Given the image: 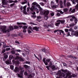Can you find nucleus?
Instances as JSON below:
<instances>
[{
	"mask_svg": "<svg viewBox=\"0 0 78 78\" xmlns=\"http://www.w3.org/2000/svg\"><path fill=\"white\" fill-rule=\"evenodd\" d=\"M69 31H71V32H72V31H73L74 30H73V29L72 28H71L69 29Z\"/></svg>",
	"mask_w": 78,
	"mask_h": 78,
	"instance_id": "obj_41",
	"label": "nucleus"
},
{
	"mask_svg": "<svg viewBox=\"0 0 78 78\" xmlns=\"http://www.w3.org/2000/svg\"><path fill=\"white\" fill-rule=\"evenodd\" d=\"M71 16L72 18L70 19V21H73V19L75 18V17L73 16Z\"/></svg>",
	"mask_w": 78,
	"mask_h": 78,
	"instance_id": "obj_26",
	"label": "nucleus"
},
{
	"mask_svg": "<svg viewBox=\"0 0 78 78\" xmlns=\"http://www.w3.org/2000/svg\"><path fill=\"white\" fill-rule=\"evenodd\" d=\"M57 31H59V30H55V31H54V33H56Z\"/></svg>",
	"mask_w": 78,
	"mask_h": 78,
	"instance_id": "obj_52",
	"label": "nucleus"
},
{
	"mask_svg": "<svg viewBox=\"0 0 78 78\" xmlns=\"http://www.w3.org/2000/svg\"><path fill=\"white\" fill-rule=\"evenodd\" d=\"M71 4L70 3V2H67V6H70L71 5Z\"/></svg>",
	"mask_w": 78,
	"mask_h": 78,
	"instance_id": "obj_38",
	"label": "nucleus"
},
{
	"mask_svg": "<svg viewBox=\"0 0 78 78\" xmlns=\"http://www.w3.org/2000/svg\"><path fill=\"white\" fill-rule=\"evenodd\" d=\"M14 59L16 60L17 59H19L20 61H23V59L21 57L16 56V57H14Z\"/></svg>",
	"mask_w": 78,
	"mask_h": 78,
	"instance_id": "obj_7",
	"label": "nucleus"
},
{
	"mask_svg": "<svg viewBox=\"0 0 78 78\" xmlns=\"http://www.w3.org/2000/svg\"><path fill=\"white\" fill-rule=\"evenodd\" d=\"M24 67L26 69H28L30 67V66H28L26 65H24Z\"/></svg>",
	"mask_w": 78,
	"mask_h": 78,
	"instance_id": "obj_28",
	"label": "nucleus"
},
{
	"mask_svg": "<svg viewBox=\"0 0 78 78\" xmlns=\"http://www.w3.org/2000/svg\"><path fill=\"white\" fill-rule=\"evenodd\" d=\"M60 7L61 8H64V6L62 5V4H60Z\"/></svg>",
	"mask_w": 78,
	"mask_h": 78,
	"instance_id": "obj_61",
	"label": "nucleus"
},
{
	"mask_svg": "<svg viewBox=\"0 0 78 78\" xmlns=\"http://www.w3.org/2000/svg\"><path fill=\"white\" fill-rule=\"evenodd\" d=\"M69 58H73V59H76V57L72 55L69 56Z\"/></svg>",
	"mask_w": 78,
	"mask_h": 78,
	"instance_id": "obj_21",
	"label": "nucleus"
},
{
	"mask_svg": "<svg viewBox=\"0 0 78 78\" xmlns=\"http://www.w3.org/2000/svg\"><path fill=\"white\" fill-rule=\"evenodd\" d=\"M25 64H30V62L29 61H26Z\"/></svg>",
	"mask_w": 78,
	"mask_h": 78,
	"instance_id": "obj_49",
	"label": "nucleus"
},
{
	"mask_svg": "<svg viewBox=\"0 0 78 78\" xmlns=\"http://www.w3.org/2000/svg\"><path fill=\"white\" fill-rule=\"evenodd\" d=\"M28 27H27V26H24L23 27H22L23 29H27V28Z\"/></svg>",
	"mask_w": 78,
	"mask_h": 78,
	"instance_id": "obj_43",
	"label": "nucleus"
},
{
	"mask_svg": "<svg viewBox=\"0 0 78 78\" xmlns=\"http://www.w3.org/2000/svg\"><path fill=\"white\" fill-rule=\"evenodd\" d=\"M24 72V71H21L20 72V74H18L17 75L20 78H22L23 76V73Z\"/></svg>",
	"mask_w": 78,
	"mask_h": 78,
	"instance_id": "obj_8",
	"label": "nucleus"
},
{
	"mask_svg": "<svg viewBox=\"0 0 78 78\" xmlns=\"http://www.w3.org/2000/svg\"><path fill=\"white\" fill-rule=\"evenodd\" d=\"M61 23L60 22L58 23H55V25L56 26V27H58L59 24H60Z\"/></svg>",
	"mask_w": 78,
	"mask_h": 78,
	"instance_id": "obj_30",
	"label": "nucleus"
},
{
	"mask_svg": "<svg viewBox=\"0 0 78 78\" xmlns=\"http://www.w3.org/2000/svg\"><path fill=\"white\" fill-rule=\"evenodd\" d=\"M7 3H13L14 2V1L12 0H9L7 1Z\"/></svg>",
	"mask_w": 78,
	"mask_h": 78,
	"instance_id": "obj_27",
	"label": "nucleus"
},
{
	"mask_svg": "<svg viewBox=\"0 0 78 78\" xmlns=\"http://www.w3.org/2000/svg\"><path fill=\"white\" fill-rule=\"evenodd\" d=\"M30 24H32V25H37V24L34 23L32 22L30 23Z\"/></svg>",
	"mask_w": 78,
	"mask_h": 78,
	"instance_id": "obj_50",
	"label": "nucleus"
},
{
	"mask_svg": "<svg viewBox=\"0 0 78 78\" xmlns=\"http://www.w3.org/2000/svg\"><path fill=\"white\" fill-rule=\"evenodd\" d=\"M1 30L3 33H6V32H9L10 31L13 30V27L11 26L9 27L8 29H6V27L5 26H2L1 27Z\"/></svg>",
	"mask_w": 78,
	"mask_h": 78,
	"instance_id": "obj_3",
	"label": "nucleus"
},
{
	"mask_svg": "<svg viewBox=\"0 0 78 78\" xmlns=\"http://www.w3.org/2000/svg\"><path fill=\"white\" fill-rule=\"evenodd\" d=\"M50 60H51L50 59H47L46 60V62H47V63H48V62H49L50 61Z\"/></svg>",
	"mask_w": 78,
	"mask_h": 78,
	"instance_id": "obj_33",
	"label": "nucleus"
},
{
	"mask_svg": "<svg viewBox=\"0 0 78 78\" xmlns=\"http://www.w3.org/2000/svg\"><path fill=\"white\" fill-rule=\"evenodd\" d=\"M4 58L5 59H7L8 58V56L6 55V53H5L4 54Z\"/></svg>",
	"mask_w": 78,
	"mask_h": 78,
	"instance_id": "obj_24",
	"label": "nucleus"
},
{
	"mask_svg": "<svg viewBox=\"0 0 78 78\" xmlns=\"http://www.w3.org/2000/svg\"><path fill=\"white\" fill-rule=\"evenodd\" d=\"M42 10H40V12L41 14H44L45 16H47L49 14V11L48 10H44L42 11Z\"/></svg>",
	"mask_w": 78,
	"mask_h": 78,
	"instance_id": "obj_4",
	"label": "nucleus"
},
{
	"mask_svg": "<svg viewBox=\"0 0 78 78\" xmlns=\"http://www.w3.org/2000/svg\"><path fill=\"white\" fill-rule=\"evenodd\" d=\"M15 5V4L14 3L12 4H10V6H11V7H12V6H14V5Z\"/></svg>",
	"mask_w": 78,
	"mask_h": 78,
	"instance_id": "obj_48",
	"label": "nucleus"
},
{
	"mask_svg": "<svg viewBox=\"0 0 78 78\" xmlns=\"http://www.w3.org/2000/svg\"><path fill=\"white\" fill-rule=\"evenodd\" d=\"M10 50V48H8L6 49V51H8V50Z\"/></svg>",
	"mask_w": 78,
	"mask_h": 78,
	"instance_id": "obj_64",
	"label": "nucleus"
},
{
	"mask_svg": "<svg viewBox=\"0 0 78 78\" xmlns=\"http://www.w3.org/2000/svg\"><path fill=\"white\" fill-rule=\"evenodd\" d=\"M12 62L14 63H16V64H20V62L19 61H17V62H16L14 60H12Z\"/></svg>",
	"mask_w": 78,
	"mask_h": 78,
	"instance_id": "obj_15",
	"label": "nucleus"
},
{
	"mask_svg": "<svg viewBox=\"0 0 78 78\" xmlns=\"http://www.w3.org/2000/svg\"><path fill=\"white\" fill-rule=\"evenodd\" d=\"M53 4H54V2H53V1H51V6H52L53 5Z\"/></svg>",
	"mask_w": 78,
	"mask_h": 78,
	"instance_id": "obj_55",
	"label": "nucleus"
},
{
	"mask_svg": "<svg viewBox=\"0 0 78 78\" xmlns=\"http://www.w3.org/2000/svg\"><path fill=\"white\" fill-rule=\"evenodd\" d=\"M65 31L66 32H68V31H69V29H65Z\"/></svg>",
	"mask_w": 78,
	"mask_h": 78,
	"instance_id": "obj_57",
	"label": "nucleus"
},
{
	"mask_svg": "<svg viewBox=\"0 0 78 78\" xmlns=\"http://www.w3.org/2000/svg\"><path fill=\"white\" fill-rule=\"evenodd\" d=\"M51 7H52V9H55V8H56V7H57V5H53L51 6Z\"/></svg>",
	"mask_w": 78,
	"mask_h": 78,
	"instance_id": "obj_22",
	"label": "nucleus"
},
{
	"mask_svg": "<svg viewBox=\"0 0 78 78\" xmlns=\"http://www.w3.org/2000/svg\"><path fill=\"white\" fill-rule=\"evenodd\" d=\"M63 11H64V12H62V11H60V13L61 14H64V12H68V11H69V9H68L67 8H65L64 9H63Z\"/></svg>",
	"mask_w": 78,
	"mask_h": 78,
	"instance_id": "obj_9",
	"label": "nucleus"
},
{
	"mask_svg": "<svg viewBox=\"0 0 78 78\" xmlns=\"http://www.w3.org/2000/svg\"><path fill=\"white\" fill-rule=\"evenodd\" d=\"M24 75H25L26 76H27V75H28V73L26 71H25L24 72Z\"/></svg>",
	"mask_w": 78,
	"mask_h": 78,
	"instance_id": "obj_44",
	"label": "nucleus"
},
{
	"mask_svg": "<svg viewBox=\"0 0 78 78\" xmlns=\"http://www.w3.org/2000/svg\"><path fill=\"white\" fill-rule=\"evenodd\" d=\"M57 74L58 75H59V76L64 77L66 75V78L67 77H68L69 78H72V76H71L70 73L67 70L61 69L60 71H58Z\"/></svg>",
	"mask_w": 78,
	"mask_h": 78,
	"instance_id": "obj_1",
	"label": "nucleus"
},
{
	"mask_svg": "<svg viewBox=\"0 0 78 78\" xmlns=\"http://www.w3.org/2000/svg\"><path fill=\"white\" fill-rule=\"evenodd\" d=\"M17 24L18 25L19 27H20V28H22L23 27V26L22 25H27V23H19L18 22L17 23ZM20 25V26H19Z\"/></svg>",
	"mask_w": 78,
	"mask_h": 78,
	"instance_id": "obj_6",
	"label": "nucleus"
},
{
	"mask_svg": "<svg viewBox=\"0 0 78 78\" xmlns=\"http://www.w3.org/2000/svg\"><path fill=\"white\" fill-rule=\"evenodd\" d=\"M69 26H70V27H74V26H75V24L72 23L71 24H69Z\"/></svg>",
	"mask_w": 78,
	"mask_h": 78,
	"instance_id": "obj_31",
	"label": "nucleus"
},
{
	"mask_svg": "<svg viewBox=\"0 0 78 78\" xmlns=\"http://www.w3.org/2000/svg\"><path fill=\"white\" fill-rule=\"evenodd\" d=\"M49 27H51V28H52L54 27V25H53V23H52L51 24L49 25Z\"/></svg>",
	"mask_w": 78,
	"mask_h": 78,
	"instance_id": "obj_37",
	"label": "nucleus"
},
{
	"mask_svg": "<svg viewBox=\"0 0 78 78\" xmlns=\"http://www.w3.org/2000/svg\"><path fill=\"white\" fill-rule=\"evenodd\" d=\"M51 65H52V64H51V62H50L49 63V66H46V67L47 68L48 70H49V68L51 67Z\"/></svg>",
	"mask_w": 78,
	"mask_h": 78,
	"instance_id": "obj_14",
	"label": "nucleus"
},
{
	"mask_svg": "<svg viewBox=\"0 0 78 78\" xmlns=\"http://www.w3.org/2000/svg\"><path fill=\"white\" fill-rule=\"evenodd\" d=\"M5 51L6 50H5V49H4L2 50V53H4L5 52Z\"/></svg>",
	"mask_w": 78,
	"mask_h": 78,
	"instance_id": "obj_54",
	"label": "nucleus"
},
{
	"mask_svg": "<svg viewBox=\"0 0 78 78\" xmlns=\"http://www.w3.org/2000/svg\"><path fill=\"white\" fill-rule=\"evenodd\" d=\"M66 0H64L63 1V5L64 6H66Z\"/></svg>",
	"mask_w": 78,
	"mask_h": 78,
	"instance_id": "obj_32",
	"label": "nucleus"
},
{
	"mask_svg": "<svg viewBox=\"0 0 78 78\" xmlns=\"http://www.w3.org/2000/svg\"><path fill=\"white\" fill-rule=\"evenodd\" d=\"M74 22L76 24L77 23V22H78V20H77V19H76V18H74Z\"/></svg>",
	"mask_w": 78,
	"mask_h": 78,
	"instance_id": "obj_35",
	"label": "nucleus"
},
{
	"mask_svg": "<svg viewBox=\"0 0 78 78\" xmlns=\"http://www.w3.org/2000/svg\"><path fill=\"white\" fill-rule=\"evenodd\" d=\"M50 67L52 68V69H53L54 70H55V66H51V67Z\"/></svg>",
	"mask_w": 78,
	"mask_h": 78,
	"instance_id": "obj_40",
	"label": "nucleus"
},
{
	"mask_svg": "<svg viewBox=\"0 0 78 78\" xmlns=\"http://www.w3.org/2000/svg\"><path fill=\"white\" fill-rule=\"evenodd\" d=\"M11 53L12 54H15V51H11Z\"/></svg>",
	"mask_w": 78,
	"mask_h": 78,
	"instance_id": "obj_53",
	"label": "nucleus"
},
{
	"mask_svg": "<svg viewBox=\"0 0 78 78\" xmlns=\"http://www.w3.org/2000/svg\"><path fill=\"white\" fill-rule=\"evenodd\" d=\"M14 71L15 72H19V69L17 67H16L15 68Z\"/></svg>",
	"mask_w": 78,
	"mask_h": 78,
	"instance_id": "obj_11",
	"label": "nucleus"
},
{
	"mask_svg": "<svg viewBox=\"0 0 78 78\" xmlns=\"http://www.w3.org/2000/svg\"><path fill=\"white\" fill-rule=\"evenodd\" d=\"M72 8H70L69 10V12H72Z\"/></svg>",
	"mask_w": 78,
	"mask_h": 78,
	"instance_id": "obj_63",
	"label": "nucleus"
},
{
	"mask_svg": "<svg viewBox=\"0 0 78 78\" xmlns=\"http://www.w3.org/2000/svg\"><path fill=\"white\" fill-rule=\"evenodd\" d=\"M76 9L78 10V4H77V5H76V6L75 7Z\"/></svg>",
	"mask_w": 78,
	"mask_h": 78,
	"instance_id": "obj_59",
	"label": "nucleus"
},
{
	"mask_svg": "<svg viewBox=\"0 0 78 78\" xmlns=\"http://www.w3.org/2000/svg\"><path fill=\"white\" fill-rule=\"evenodd\" d=\"M13 58H14L13 55H10L9 56V59L10 60H11V59H12Z\"/></svg>",
	"mask_w": 78,
	"mask_h": 78,
	"instance_id": "obj_29",
	"label": "nucleus"
},
{
	"mask_svg": "<svg viewBox=\"0 0 78 78\" xmlns=\"http://www.w3.org/2000/svg\"><path fill=\"white\" fill-rule=\"evenodd\" d=\"M48 19V17L47 16H45L44 17V19H45V20H47Z\"/></svg>",
	"mask_w": 78,
	"mask_h": 78,
	"instance_id": "obj_46",
	"label": "nucleus"
},
{
	"mask_svg": "<svg viewBox=\"0 0 78 78\" xmlns=\"http://www.w3.org/2000/svg\"><path fill=\"white\" fill-rule=\"evenodd\" d=\"M19 70H21V71H24V70H23V69H24L23 67H22L21 66H20L19 67Z\"/></svg>",
	"mask_w": 78,
	"mask_h": 78,
	"instance_id": "obj_20",
	"label": "nucleus"
},
{
	"mask_svg": "<svg viewBox=\"0 0 78 78\" xmlns=\"http://www.w3.org/2000/svg\"><path fill=\"white\" fill-rule=\"evenodd\" d=\"M33 77V75L32 74H30L29 75V78H31Z\"/></svg>",
	"mask_w": 78,
	"mask_h": 78,
	"instance_id": "obj_51",
	"label": "nucleus"
},
{
	"mask_svg": "<svg viewBox=\"0 0 78 78\" xmlns=\"http://www.w3.org/2000/svg\"><path fill=\"white\" fill-rule=\"evenodd\" d=\"M75 12V9H74L71 11V13H73Z\"/></svg>",
	"mask_w": 78,
	"mask_h": 78,
	"instance_id": "obj_42",
	"label": "nucleus"
},
{
	"mask_svg": "<svg viewBox=\"0 0 78 78\" xmlns=\"http://www.w3.org/2000/svg\"><path fill=\"white\" fill-rule=\"evenodd\" d=\"M2 1L3 5H7V3L5 1V0H2Z\"/></svg>",
	"mask_w": 78,
	"mask_h": 78,
	"instance_id": "obj_19",
	"label": "nucleus"
},
{
	"mask_svg": "<svg viewBox=\"0 0 78 78\" xmlns=\"http://www.w3.org/2000/svg\"><path fill=\"white\" fill-rule=\"evenodd\" d=\"M6 64H11V60H8L5 61Z\"/></svg>",
	"mask_w": 78,
	"mask_h": 78,
	"instance_id": "obj_13",
	"label": "nucleus"
},
{
	"mask_svg": "<svg viewBox=\"0 0 78 78\" xmlns=\"http://www.w3.org/2000/svg\"><path fill=\"white\" fill-rule=\"evenodd\" d=\"M37 21H39V19H42V16H37Z\"/></svg>",
	"mask_w": 78,
	"mask_h": 78,
	"instance_id": "obj_18",
	"label": "nucleus"
},
{
	"mask_svg": "<svg viewBox=\"0 0 78 78\" xmlns=\"http://www.w3.org/2000/svg\"><path fill=\"white\" fill-rule=\"evenodd\" d=\"M59 32L60 33V34H61V33H62L64 35L65 34H64V32L62 30H59Z\"/></svg>",
	"mask_w": 78,
	"mask_h": 78,
	"instance_id": "obj_25",
	"label": "nucleus"
},
{
	"mask_svg": "<svg viewBox=\"0 0 78 78\" xmlns=\"http://www.w3.org/2000/svg\"><path fill=\"white\" fill-rule=\"evenodd\" d=\"M43 61L44 62V63H45L46 66H47L48 65V63H47V62H46V61H45V58H44L43 59Z\"/></svg>",
	"mask_w": 78,
	"mask_h": 78,
	"instance_id": "obj_17",
	"label": "nucleus"
},
{
	"mask_svg": "<svg viewBox=\"0 0 78 78\" xmlns=\"http://www.w3.org/2000/svg\"><path fill=\"white\" fill-rule=\"evenodd\" d=\"M39 4L42 6H44V3L43 2H40L39 3Z\"/></svg>",
	"mask_w": 78,
	"mask_h": 78,
	"instance_id": "obj_36",
	"label": "nucleus"
},
{
	"mask_svg": "<svg viewBox=\"0 0 78 78\" xmlns=\"http://www.w3.org/2000/svg\"><path fill=\"white\" fill-rule=\"evenodd\" d=\"M14 28L15 29H17V28H19V27H18L17 26H14Z\"/></svg>",
	"mask_w": 78,
	"mask_h": 78,
	"instance_id": "obj_45",
	"label": "nucleus"
},
{
	"mask_svg": "<svg viewBox=\"0 0 78 78\" xmlns=\"http://www.w3.org/2000/svg\"><path fill=\"white\" fill-rule=\"evenodd\" d=\"M3 44H4V42L0 43V46H2Z\"/></svg>",
	"mask_w": 78,
	"mask_h": 78,
	"instance_id": "obj_60",
	"label": "nucleus"
},
{
	"mask_svg": "<svg viewBox=\"0 0 78 78\" xmlns=\"http://www.w3.org/2000/svg\"><path fill=\"white\" fill-rule=\"evenodd\" d=\"M37 6L39 9L40 10H42V8L41 7L40 5L38 4L36 2H34L32 3V8H33V9H34L37 14H38L39 11V9L37 8Z\"/></svg>",
	"mask_w": 78,
	"mask_h": 78,
	"instance_id": "obj_2",
	"label": "nucleus"
},
{
	"mask_svg": "<svg viewBox=\"0 0 78 78\" xmlns=\"http://www.w3.org/2000/svg\"><path fill=\"white\" fill-rule=\"evenodd\" d=\"M41 50L43 51V52H45V53H49V51L47 50V49L45 48L41 49Z\"/></svg>",
	"mask_w": 78,
	"mask_h": 78,
	"instance_id": "obj_12",
	"label": "nucleus"
},
{
	"mask_svg": "<svg viewBox=\"0 0 78 78\" xmlns=\"http://www.w3.org/2000/svg\"><path fill=\"white\" fill-rule=\"evenodd\" d=\"M3 48H5L6 47H9V46H6V44L4 42V44H3Z\"/></svg>",
	"mask_w": 78,
	"mask_h": 78,
	"instance_id": "obj_23",
	"label": "nucleus"
},
{
	"mask_svg": "<svg viewBox=\"0 0 78 78\" xmlns=\"http://www.w3.org/2000/svg\"><path fill=\"white\" fill-rule=\"evenodd\" d=\"M57 22H60L62 24H64L65 23V20H57Z\"/></svg>",
	"mask_w": 78,
	"mask_h": 78,
	"instance_id": "obj_10",
	"label": "nucleus"
},
{
	"mask_svg": "<svg viewBox=\"0 0 78 78\" xmlns=\"http://www.w3.org/2000/svg\"><path fill=\"white\" fill-rule=\"evenodd\" d=\"M10 67L12 70H14V66L11 65L10 66Z\"/></svg>",
	"mask_w": 78,
	"mask_h": 78,
	"instance_id": "obj_39",
	"label": "nucleus"
},
{
	"mask_svg": "<svg viewBox=\"0 0 78 78\" xmlns=\"http://www.w3.org/2000/svg\"><path fill=\"white\" fill-rule=\"evenodd\" d=\"M28 32L29 34H30V33H32L31 31V30H28Z\"/></svg>",
	"mask_w": 78,
	"mask_h": 78,
	"instance_id": "obj_47",
	"label": "nucleus"
},
{
	"mask_svg": "<svg viewBox=\"0 0 78 78\" xmlns=\"http://www.w3.org/2000/svg\"><path fill=\"white\" fill-rule=\"evenodd\" d=\"M24 1H25V2H23L21 3L22 5H24V4H25V3H27V1L26 0H24Z\"/></svg>",
	"mask_w": 78,
	"mask_h": 78,
	"instance_id": "obj_34",
	"label": "nucleus"
},
{
	"mask_svg": "<svg viewBox=\"0 0 78 78\" xmlns=\"http://www.w3.org/2000/svg\"><path fill=\"white\" fill-rule=\"evenodd\" d=\"M23 12L24 14H27V12H26V10H23Z\"/></svg>",
	"mask_w": 78,
	"mask_h": 78,
	"instance_id": "obj_62",
	"label": "nucleus"
},
{
	"mask_svg": "<svg viewBox=\"0 0 78 78\" xmlns=\"http://www.w3.org/2000/svg\"><path fill=\"white\" fill-rule=\"evenodd\" d=\"M23 11L26 10V6H24L23 7Z\"/></svg>",
	"mask_w": 78,
	"mask_h": 78,
	"instance_id": "obj_58",
	"label": "nucleus"
},
{
	"mask_svg": "<svg viewBox=\"0 0 78 78\" xmlns=\"http://www.w3.org/2000/svg\"><path fill=\"white\" fill-rule=\"evenodd\" d=\"M71 34L72 36H73V35H74L76 37H77V36H78V31H76V32H75L74 31L71 32Z\"/></svg>",
	"mask_w": 78,
	"mask_h": 78,
	"instance_id": "obj_5",
	"label": "nucleus"
},
{
	"mask_svg": "<svg viewBox=\"0 0 78 78\" xmlns=\"http://www.w3.org/2000/svg\"><path fill=\"white\" fill-rule=\"evenodd\" d=\"M16 51H18V52H21V50H19V49H17L16 50Z\"/></svg>",
	"mask_w": 78,
	"mask_h": 78,
	"instance_id": "obj_56",
	"label": "nucleus"
},
{
	"mask_svg": "<svg viewBox=\"0 0 78 78\" xmlns=\"http://www.w3.org/2000/svg\"><path fill=\"white\" fill-rule=\"evenodd\" d=\"M33 30H34L37 31H39V27H34L33 28Z\"/></svg>",
	"mask_w": 78,
	"mask_h": 78,
	"instance_id": "obj_16",
	"label": "nucleus"
}]
</instances>
